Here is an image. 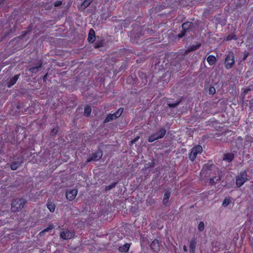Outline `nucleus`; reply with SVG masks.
<instances>
[{"label": "nucleus", "mask_w": 253, "mask_h": 253, "mask_svg": "<svg viewBox=\"0 0 253 253\" xmlns=\"http://www.w3.org/2000/svg\"><path fill=\"white\" fill-rule=\"evenodd\" d=\"M196 242L194 240H191L190 242L189 247L190 249H195Z\"/></svg>", "instance_id": "412c9836"}, {"label": "nucleus", "mask_w": 253, "mask_h": 253, "mask_svg": "<svg viewBox=\"0 0 253 253\" xmlns=\"http://www.w3.org/2000/svg\"><path fill=\"white\" fill-rule=\"evenodd\" d=\"M235 63L234 56L233 53L227 55L225 60V66L227 69L231 68Z\"/></svg>", "instance_id": "423d86ee"}, {"label": "nucleus", "mask_w": 253, "mask_h": 253, "mask_svg": "<svg viewBox=\"0 0 253 253\" xmlns=\"http://www.w3.org/2000/svg\"><path fill=\"white\" fill-rule=\"evenodd\" d=\"M25 204V201L23 199H16L13 201L11 205V210L14 212L18 211L21 209Z\"/></svg>", "instance_id": "f257e3e1"}, {"label": "nucleus", "mask_w": 253, "mask_h": 253, "mask_svg": "<svg viewBox=\"0 0 253 253\" xmlns=\"http://www.w3.org/2000/svg\"><path fill=\"white\" fill-rule=\"evenodd\" d=\"M92 0H85L82 4V7L83 8H85L87 7L90 3L92 2Z\"/></svg>", "instance_id": "6ab92c4d"}, {"label": "nucleus", "mask_w": 253, "mask_h": 253, "mask_svg": "<svg viewBox=\"0 0 253 253\" xmlns=\"http://www.w3.org/2000/svg\"><path fill=\"white\" fill-rule=\"evenodd\" d=\"M20 166V164L19 163L16 162L12 164L10 167L11 169L13 170L16 169L19 166Z\"/></svg>", "instance_id": "4be33fe9"}, {"label": "nucleus", "mask_w": 253, "mask_h": 253, "mask_svg": "<svg viewBox=\"0 0 253 253\" xmlns=\"http://www.w3.org/2000/svg\"><path fill=\"white\" fill-rule=\"evenodd\" d=\"M123 111V109L122 108H119L117 112L113 114H109L107 117L106 118L104 122L107 123L113 121L114 120L116 119L118 117H119L121 114H122Z\"/></svg>", "instance_id": "20e7f679"}, {"label": "nucleus", "mask_w": 253, "mask_h": 253, "mask_svg": "<svg viewBox=\"0 0 253 253\" xmlns=\"http://www.w3.org/2000/svg\"><path fill=\"white\" fill-rule=\"evenodd\" d=\"M102 46V43L101 42L98 43L95 46L96 47H99Z\"/></svg>", "instance_id": "72a5a7b5"}, {"label": "nucleus", "mask_w": 253, "mask_h": 253, "mask_svg": "<svg viewBox=\"0 0 253 253\" xmlns=\"http://www.w3.org/2000/svg\"><path fill=\"white\" fill-rule=\"evenodd\" d=\"M234 158V155L232 153H227L224 154L223 157V160L227 161L228 162H231Z\"/></svg>", "instance_id": "f3484780"}, {"label": "nucleus", "mask_w": 253, "mask_h": 253, "mask_svg": "<svg viewBox=\"0 0 253 253\" xmlns=\"http://www.w3.org/2000/svg\"><path fill=\"white\" fill-rule=\"evenodd\" d=\"M209 93L211 94H214L215 93V89L213 87H211L209 89Z\"/></svg>", "instance_id": "cd10ccee"}, {"label": "nucleus", "mask_w": 253, "mask_h": 253, "mask_svg": "<svg viewBox=\"0 0 253 253\" xmlns=\"http://www.w3.org/2000/svg\"><path fill=\"white\" fill-rule=\"evenodd\" d=\"M77 193L78 191L77 189H73L68 191L66 193V198L69 201H72L76 198Z\"/></svg>", "instance_id": "0eeeda50"}, {"label": "nucleus", "mask_w": 253, "mask_h": 253, "mask_svg": "<svg viewBox=\"0 0 253 253\" xmlns=\"http://www.w3.org/2000/svg\"><path fill=\"white\" fill-rule=\"evenodd\" d=\"M19 78V75H16L14 76L12 79L10 80V81L7 83V86L8 87H10L13 85H14L16 81H17L18 79Z\"/></svg>", "instance_id": "4468645a"}, {"label": "nucleus", "mask_w": 253, "mask_h": 253, "mask_svg": "<svg viewBox=\"0 0 253 253\" xmlns=\"http://www.w3.org/2000/svg\"><path fill=\"white\" fill-rule=\"evenodd\" d=\"M236 36L235 35H229L226 38V41L231 40L232 39H236Z\"/></svg>", "instance_id": "c85d7f7f"}, {"label": "nucleus", "mask_w": 253, "mask_h": 253, "mask_svg": "<svg viewBox=\"0 0 253 253\" xmlns=\"http://www.w3.org/2000/svg\"><path fill=\"white\" fill-rule=\"evenodd\" d=\"M192 23L191 22H186L182 24V28L184 32L182 34H179L178 37L179 38H182L184 36L185 33L191 27Z\"/></svg>", "instance_id": "9d476101"}, {"label": "nucleus", "mask_w": 253, "mask_h": 253, "mask_svg": "<svg viewBox=\"0 0 253 253\" xmlns=\"http://www.w3.org/2000/svg\"><path fill=\"white\" fill-rule=\"evenodd\" d=\"M129 248L130 244L128 243H126L123 245L122 246L120 247L119 249L121 252L126 253L128 251Z\"/></svg>", "instance_id": "ddd939ff"}, {"label": "nucleus", "mask_w": 253, "mask_h": 253, "mask_svg": "<svg viewBox=\"0 0 253 253\" xmlns=\"http://www.w3.org/2000/svg\"><path fill=\"white\" fill-rule=\"evenodd\" d=\"M200 46V44H197L196 45H193L190 47L188 49V51L195 50Z\"/></svg>", "instance_id": "5701e85b"}, {"label": "nucleus", "mask_w": 253, "mask_h": 253, "mask_svg": "<svg viewBox=\"0 0 253 253\" xmlns=\"http://www.w3.org/2000/svg\"><path fill=\"white\" fill-rule=\"evenodd\" d=\"M190 253H195V249H190Z\"/></svg>", "instance_id": "4c0bfd02"}, {"label": "nucleus", "mask_w": 253, "mask_h": 253, "mask_svg": "<svg viewBox=\"0 0 253 253\" xmlns=\"http://www.w3.org/2000/svg\"><path fill=\"white\" fill-rule=\"evenodd\" d=\"M41 63L40 64L39 66L38 67H33V68H31L30 69V71L31 72V73H35L36 72V70L39 67H40L41 66Z\"/></svg>", "instance_id": "bb28decb"}, {"label": "nucleus", "mask_w": 253, "mask_h": 253, "mask_svg": "<svg viewBox=\"0 0 253 253\" xmlns=\"http://www.w3.org/2000/svg\"><path fill=\"white\" fill-rule=\"evenodd\" d=\"M183 249L184 252H187V247H186V246L185 245H184L183 246Z\"/></svg>", "instance_id": "e433bc0d"}, {"label": "nucleus", "mask_w": 253, "mask_h": 253, "mask_svg": "<svg viewBox=\"0 0 253 253\" xmlns=\"http://www.w3.org/2000/svg\"><path fill=\"white\" fill-rule=\"evenodd\" d=\"M102 156V153L101 151H98L96 153L93 154L90 158H89L87 161L88 162L91 161H97Z\"/></svg>", "instance_id": "1a4fd4ad"}, {"label": "nucleus", "mask_w": 253, "mask_h": 253, "mask_svg": "<svg viewBox=\"0 0 253 253\" xmlns=\"http://www.w3.org/2000/svg\"><path fill=\"white\" fill-rule=\"evenodd\" d=\"M57 131V128H54L52 129L51 131V133L52 134H55Z\"/></svg>", "instance_id": "473e14b6"}, {"label": "nucleus", "mask_w": 253, "mask_h": 253, "mask_svg": "<svg viewBox=\"0 0 253 253\" xmlns=\"http://www.w3.org/2000/svg\"><path fill=\"white\" fill-rule=\"evenodd\" d=\"M74 233L73 232H70L68 230L63 231L60 233L61 237L65 240L71 239L74 237Z\"/></svg>", "instance_id": "6e6552de"}, {"label": "nucleus", "mask_w": 253, "mask_h": 253, "mask_svg": "<svg viewBox=\"0 0 253 253\" xmlns=\"http://www.w3.org/2000/svg\"><path fill=\"white\" fill-rule=\"evenodd\" d=\"M247 180L248 178L246 172H242L236 178V185L238 187H240Z\"/></svg>", "instance_id": "7ed1b4c3"}, {"label": "nucleus", "mask_w": 253, "mask_h": 253, "mask_svg": "<svg viewBox=\"0 0 253 253\" xmlns=\"http://www.w3.org/2000/svg\"><path fill=\"white\" fill-rule=\"evenodd\" d=\"M214 179H215L216 180L218 179V178H217L216 177H215Z\"/></svg>", "instance_id": "58836bf2"}, {"label": "nucleus", "mask_w": 253, "mask_h": 253, "mask_svg": "<svg viewBox=\"0 0 253 253\" xmlns=\"http://www.w3.org/2000/svg\"><path fill=\"white\" fill-rule=\"evenodd\" d=\"M151 248L154 251L158 252L160 250V243L158 240H154L151 244Z\"/></svg>", "instance_id": "9b49d317"}, {"label": "nucleus", "mask_w": 253, "mask_h": 253, "mask_svg": "<svg viewBox=\"0 0 253 253\" xmlns=\"http://www.w3.org/2000/svg\"><path fill=\"white\" fill-rule=\"evenodd\" d=\"M166 133V130L165 128H161L158 132L156 133L151 135L148 138V141L150 142H152L156 140L163 138Z\"/></svg>", "instance_id": "f03ea898"}, {"label": "nucleus", "mask_w": 253, "mask_h": 253, "mask_svg": "<svg viewBox=\"0 0 253 253\" xmlns=\"http://www.w3.org/2000/svg\"><path fill=\"white\" fill-rule=\"evenodd\" d=\"M230 203V200L228 199H225L222 203V205L224 207L227 206Z\"/></svg>", "instance_id": "393cba45"}, {"label": "nucleus", "mask_w": 253, "mask_h": 253, "mask_svg": "<svg viewBox=\"0 0 253 253\" xmlns=\"http://www.w3.org/2000/svg\"><path fill=\"white\" fill-rule=\"evenodd\" d=\"M115 185V184H112V185L109 186L108 187V189L110 190V189H112V188L114 187Z\"/></svg>", "instance_id": "c9c22d12"}, {"label": "nucleus", "mask_w": 253, "mask_h": 253, "mask_svg": "<svg viewBox=\"0 0 253 253\" xmlns=\"http://www.w3.org/2000/svg\"><path fill=\"white\" fill-rule=\"evenodd\" d=\"M53 228V225H50L48 228H46L44 230H43L42 232H41L40 234H42V233H43L44 232H48L50 229H52Z\"/></svg>", "instance_id": "a878e982"}, {"label": "nucleus", "mask_w": 253, "mask_h": 253, "mask_svg": "<svg viewBox=\"0 0 253 253\" xmlns=\"http://www.w3.org/2000/svg\"><path fill=\"white\" fill-rule=\"evenodd\" d=\"M91 111V108L89 106H86L84 108V114L85 116H87L90 114Z\"/></svg>", "instance_id": "aec40b11"}, {"label": "nucleus", "mask_w": 253, "mask_h": 253, "mask_svg": "<svg viewBox=\"0 0 253 253\" xmlns=\"http://www.w3.org/2000/svg\"><path fill=\"white\" fill-rule=\"evenodd\" d=\"M205 225L203 221H201L198 226V230L200 231H202L204 229Z\"/></svg>", "instance_id": "b1692460"}, {"label": "nucleus", "mask_w": 253, "mask_h": 253, "mask_svg": "<svg viewBox=\"0 0 253 253\" xmlns=\"http://www.w3.org/2000/svg\"><path fill=\"white\" fill-rule=\"evenodd\" d=\"M47 207L51 212H54L55 210V205L52 203H48L47 204Z\"/></svg>", "instance_id": "a211bd4d"}, {"label": "nucleus", "mask_w": 253, "mask_h": 253, "mask_svg": "<svg viewBox=\"0 0 253 253\" xmlns=\"http://www.w3.org/2000/svg\"><path fill=\"white\" fill-rule=\"evenodd\" d=\"M216 61V59L214 56L210 55L207 58V61L210 65H213Z\"/></svg>", "instance_id": "dca6fc26"}, {"label": "nucleus", "mask_w": 253, "mask_h": 253, "mask_svg": "<svg viewBox=\"0 0 253 253\" xmlns=\"http://www.w3.org/2000/svg\"><path fill=\"white\" fill-rule=\"evenodd\" d=\"M139 139V136L136 137L134 140L131 141V143L133 144L136 141H137Z\"/></svg>", "instance_id": "2f4dec72"}, {"label": "nucleus", "mask_w": 253, "mask_h": 253, "mask_svg": "<svg viewBox=\"0 0 253 253\" xmlns=\"http://www.w3.org/2000/svg\"><path fill=\"white\" fill-rule=\"evenodd\" d=\"M203 151L202 147L200 145H197L193 147L191 150V153L189 155L190 159L193 161L198 154L201 153Z\"/></svg>", "instance_id": "39448f33"}, {"label": "nucleus", "mask_w": 253, "mask_h": 253, "mask_svg": "<svg viewBox=\"0 0 253 253\" xmlns=\"http://www.w3.org/2000/svg\"><path fill=\"white\" fill-rule=\"evenodd\" d=\"M95 33L93 29H90L88 34L87 40L89 42H93L95 41Z\"/></svg>", "instance_id": "f8f14e48"}, {"label": "nucleus", "mask_w": 253, "mask_h": 253, "mask_svg": "<svg viewBox=\"0 0 253 253\" xmlns=\"http://www.w3.org/2000/svg\"><path fill=\"white\" fill-rule=\"evenodd\" d=\"M179 103V102H177L176 103H169L168 105L170 107H174L176 106Z\"/></svg>", "instance_id": "c756f323"}, {"label": "nucleus", "mask_w": 253, "mask_h": 253, "mask_svg": "<svg viewBox=\"0 0 253 253\" xmlns=\"http://www.w3.org/2000/svg\"><path fill=\"white\" fill-rule=\"evenodd\" d=\"M170 193L168 191L166 192L165 193L163 200V203L164 205H167L168 204L169 199L170 197Z\"/></svg>", "instance_id": "2eb2a0df"}, {"label": "nucleus", "mask_w": 253, "mask_h": 253, "mask_svg": "<svg viewBox=\"0 0 253 253\" xmlns=\"http://www.w3.org/2000/svg\"><path fill=\"white\" fill-rule=\"evenodd\" d=\"M61 4H62V1H61L57 0V1H56L54 2V6H58L61 5Z\"/></svg>", "instance_id": "7c9ffc66"}, {"label": "nucleus", "mask_w": 253, "mask_h": 253, "mask_svg": "<svg viewBox=\"0 0 253 253\" xmlns=\"http://www.w3.org/2000/svg\"><path fill=\"white\" fill-rule=\"evenodd\" d=\"M210 183L211 184H213L215 183L214 179L213 178L211 179L210 180Z\"/></svg>", "instance_id": "f704fd0d"}]
</instances>
